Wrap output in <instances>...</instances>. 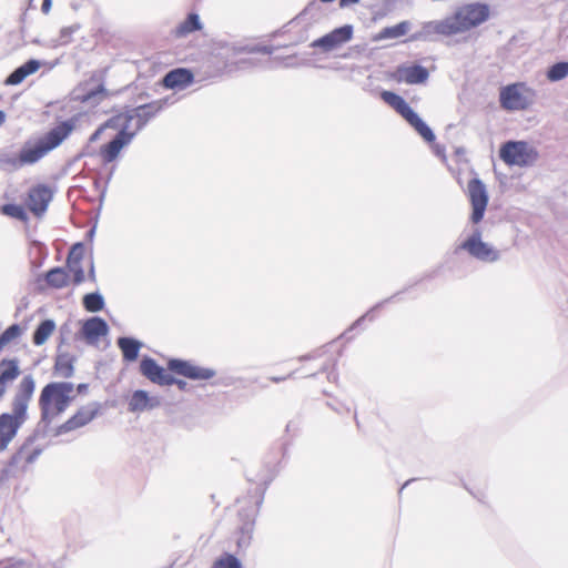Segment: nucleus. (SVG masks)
<instances>
[{
	"label": "nucleus",
	"mask_w": 568,
	"mask_h": 568,
	"mask_svg": "<svg viewBox=\"0 0 568 568\" xmlns=\"http://www.w3.org/2000/svg\"><path fill=\"white\" fill-rule=\"evenodd\" d=\"M490 17V8L486 3L471 2L458 7L452 14L440 20L423 23L419 31L410 36V41L430 40L434 36L455 37L464 34Z\"/></svg>",
	"instance_id": "1"
},
{
	"label": "nucleus",
	"mask_w": 568,
	"mask_h": 568,
	"mask_svg": "<svg viewBox=\"0 0 568 568\" xmlns=\"http://www.w3.org/2000/svg\"><path fill=\"white\" fill-rule=\"evenodd\" d=\"M69 122H62L52 129L37 145L26 146L20 152L0 150V170L13 172L27 164H33L49 151L57 148L72 131Z\"/></svg>",
	"instance_id": "2"
},
{
	"label": "nucleus",
	"mask_w": 568,
	"mask_h": 568,
	"mask_svg": "<svg viewBox=\"0 0 568 568\" xmlns=\"http://www.w3.org/2000/svg\"><path fill=\"white\" fill-rule=\"evenodd\" d=\"M34 379L24 376L12 400V412L0 415V452L4 450L27 420V409L34 392Z\"/></svg>",
	"instance_id": "3"
},
{
	"label": "nucleus",
	"mask_w": 568,
	"mask_h": 568,
	"mask_svg": "<svg viewBox=\"0 0 568 568\" xmlns=\"http://www.w3.org/2000/svg\"><path fill=\"white\" fill-rule=\"evenodd\" d=\"M74 385L69 382L48 384L41 392L39 405L42 419L51 422L63 413L74 399Z\"/></svg>",
	"instance_id": "4"
},
{
	"label": "nucleus",
	"mask_w": 568,
	"mask_h": 568,
	"mask_svg": "<svg viewBox=\"0 0 568 568\" xmlns=\"http://www.w3.org/2000/svg\"><path fill=\"white\" fill-rule=\"evenodd\" d=\"M538 156L537 149L526 141H507L499 150V158L507 165L519 168L534 165Z\"/></svg>",
	"instance_id": "5"
},
{
	"label": "nucleus",
	"mask_w": 568,
	"mask_h": 568,
	"mask_svg": "<svg viewBox=\"0 0 568 568\" xmlns=\"http://www.w3.org/2000/svg\"><path fill=\"white\" fill-rule=\"evenodd\" d=\"M535 92L523 82L508 84L500 89L499 102L507 111L526 110L534 100Z\"/></svg>",
	"instance_id": "6"
},
{
	"label": "nucleus",
	"mask_w": 568,
	"mask_h": 568,
	"mask_svg": "<svg viewBox=\"0 0 568 568\" xmlns=\"http://www.w3.org/2000/svg\"><path fill=\"white\" fill-rule=\"evenodd\" d=\"M161 109V104L158 102L150 103L146 105L138 106L124 114H120L115 118L110 119L106 122L108 126H112L113 129H118V125L123 123H129L131 125L130 132H134V134L140 131L145 123L155 115Z\"/></svg>",
	"instance_id": "7"
},
{
	"label": "nucleus",
	"mask_w": 568,
	"mask_h": 568,
	"mask_svg": "<svg viewBox=\"0 0 568 568\" xmlns=\"http://www.w3.org/2000/svg\"><path fill=\"white\" fill-rule=\"evenodd\" d=\"M467 195L471 205L470 221L477 224L483 220L488 204L486 185L477 178L470 180L467 185Z\"/></svg>",
	"instance_id": "8"
},
{
	"label": "nucleus",
	"mask_w": 568,
	"mask_h": 568,
	"mask_svg": "<svg viewBox=\"0 0 568 568\" xmlns=\"http://www.w3.org/2000/svg\"><path fill=\"white\" fill-rule=\"evenodd\" d=\"M459 248L465 250L473 257L484 262H495L499 258V252L481 240V233L478 229L460 244Z\"/></svg>",
	"instance_id": "9"
},
{
	"label": "nucleus",
	"mask_w": 568,
	"mask_h": 568,
	"mask_svg": "<svg viewBox=\"0 0 568 568\" xmlns=\"http://www.w3.org/2000/svg\"><path fill=\"white\" fill-rule=\"evenodd\" d=\"M354 29L351 24H345L343 27L336 28L327 34L314 40L311 43V47L316 49H321L323 52L327 53L334 50L339 49L345 43L349 42L353 38Z\"/></svg>",
	"instance_id": "10"
},
{
	"label": "nucleus",
	"mask_w": 568,
	"mask_h": 568,
	"mask_svg": "<svg viewBox=\"0 0 568 568\" xmlns=\"http://www.w3.org/2000/svg\"><path fill=\"white\" fill-rule=\"evenodd\" d=\"M118 128L120 129L118 135L101 149V156L106 163L115 160L121 150L128 145L134 136V132H130L131 125L129 123L120 124Z\"/></svg>",
	"instance_id": "11"
},
{
	"label": "nucleus",
	"mask_w": 568,
	"mask_h": 568,
	"mask_svg": "<svg viewBox=\"0 0 568 568\" xmlns=\"http://www.w3.org/2000/svg\"><path fill=\"white\" fill-rule=\"evenodd\" d=\"M52 200V191L49 186L39 184L28 193L27 206L37 216L42 215Z\"/></svg>",
	"instance_id": "12"
},
{
	"label": "nucleus",
	"mask_w": 568,
	"mask_h": 568,
	"mask_svg": "<svg viewBox=\"0 0 568 568\" xmlns=\"http://www.w3.org/2000/svg\"><path fill=\"white\" fill-rule=\"evenodd\" d=\"M169 367L176 374L191 379H210L215 375L213 369L200 367L181 359H171L169 362Z\"/></svg>",
	"instance_id": "13"
},
{
	"label": "nucleus",
	"mask_w": 568,
	"mask_h": 568,
	"mask_svg": "<svg viewBox=\"0 0 568 568\" xmlns=\"http://www.w3.org/2000/svg\"><path fill=\"white\" fill-rule=\"evenodd\" d=\"M429 73L426 68L422 65H402L396 69L393 78L397 82H405L407 84H419L427 81Z\"/></svg>",
	"instance_id": "14"
},
{
	"label": "nucleus",
	"mask_w": 568,
	"mask_h": 568,
	"mask_svg": "<svg viewBox=\"0 0 568 568\" xmlns=\"http://www.w3.org/2000/svg\"><path fill=\"white\" fill-rule=\"evenodd\" d=\"M141 373L151 382L159 385H172L175 378L156 364L152 358H143L140 364Z\"/></svg>",
	"instance_id": "15"
},
{
	"label": "nucleus",
	"mask_w": 568,
	"mask_h": 568,
	"mask_svg": "<svg viewBox=\"0 0 568 568\" xmlns=\"http://www.w3.org/2000/svg\"><path fill=\"white\" fill-rule=\"evenodd\" d=\"M108 333V324L100 317H92L85 321L82 326V334L85 341L91 345H97L99 339L106 336Z\"/></svg>",
	"instance_id": "16"
},
{
	"label": "nucleus",
	"mask_w": 568,
	"mask_h": 568,
	"mask_svg": "<svg viewBox=\"0 0 568 568\" xmlns=\"http://www.w3.org/2000/svg\"><path fill=\"white\" fill-rule=\"evenodd\" d=\"M82 257L83 245L78 243L72 246L67 258L68 274L70 273L73 276V283L77 285L84 281V271L81 265Z\"/></svg>",
	"instance_id": "17"
},
{
	"label": "nucleus",
	"mask_w": 568,
	"mask_h": 568,
	"mask_svg": "<svg viewBox=\"0 0 568 568\" xmlns=\"http://www.w3.org/2000/svg\"><path fill=\"white\" fill-rule=\"evenodd\" d=\"M99 405L91 403L87 406L81 407L78 413L64 423L62 428L65 432L73 430L89 424L98 414Z\"/></svg>",
	"instance_id": "18"
},
{
	"label": "nucleus",
	"mask_w": 568,
	"mask_h": 568,
	"mask_svg": "<svg viewBox=\"0 0 568 568\" xmlns=\"http://www.w3.org/2000/svg\"><path fill=\"white\" fill-rule=\"evenodd\" d=\"M161 405L159 397H150L145 390H135L129 400V410L141 413Z\"/></svg>",
	"instance_id": "19"
},
{
	"label": "nucleus",
	"mask_w": 568,
	"mask_h": 568,
	"mask_svg": "<svg viewBox=\"0 0 568 568\" xmlns=\"http://www.w3.org/2000/svg\"><path fill=\"white\" fill-rule=\"evenodd\" d=\"M193 74L186 69H175L170 71L163 79V84L169 89H183L191 84Z\"/></svg>",
	"instance_id": "20"
},
{
	"label": "nucleus",
	"mask_w": 568,
	"mask_h": 568,
	"mask_svg": "<svg viewBox=\"0 0 568 568\" xmlns=\"http://www.w3.org/2000/svg\"><path fill=\"white\" fill-rule=\"evenodd\" d=\"M41 67L40 61L29 60L21 67L17 68L4 81L8 85H17L21 83L28 75L36 73Z\"/></svg>",
	"instance_id": "21"
},
{
	"label": "nucleus",
	"mask_w": 568,
	"mask_h": 568,
	"mask_svg": "<svg viewBox=\"0 0 568 568\" xmlns=\"http://www.w3.org/2000/svg\"><path fill=\"white\" fill-rule=\"evenodd\" d=\"M385 103L396 110L404 119L413 111L406 101L398 94L390 91H383L381 94Z\"/></svg>",
	"instance_id": "22"
},
{
	"label": "nucleus",
	"mask_w": 568,
	"mask_h": 568,
	"mask_svg": "<svg viewBox=\"0 0 568 568\" xmlns=\"http://www.w3.org/2000/svg\"><path fill=\"white\" fill-rule=\"evenodd\" d=\"M412 24L409 21H402L395 26L386 27L375 37L376 41L385 39H397L408 33Z\"/></svg>",
	"instance_id": "23"
},
{
	"label": "nucleus",
	"mask_w": 568,
	"mask_h": 568,
	"mask_svg": "<svg viewBox=\"0 0 568 568\" xmlns=\"http://www.w3.org/2000/svg\"><path fill=\"white\" fill-rule=\"evenodd\" d=\"M118 346L122 351L123 358L128 362H133L138 358L139 351L142 346L141 342L130 338V337H120L118 339Z\"/></svg>",
	"instance_id": "24"
},
{
	"label": "nucleus",
	"mask_w": 568,
	"mask_h": 568,
	"mask_svg": "<svg viewBox=\"0 0 568 568\" xmlns=\"http://www.w3.org/2000/svg\"><path fill=\"white\" fill-rule=\"evenodd\" d=\"M427 142L435 140V134L432 129L419 118V115L413 110L405 119Z\"/></svg>",
	"instance_id": "25"
},
{
	"label": "nucleus",
	"mask_w": 568,
	"mask_h": 568,
	"mask_svg": "<svg viewBox=\"0 0 568 568\" xmlns=\"http://www.w3.org/2000/svg\"><path fill=\"white\" fill-rule=\"evenodd\" d=\"M45 281L54 288H62L69 283V274L62 267H54L45 274Z\"/></svg>",
	"instance_id": "26"
},
{
	"label": "nucleus",
	"mask_w": 568,
	"mask_h": 568,
	"mask_svg": "<svg viewBox=\"0 0 568 568\" xmlns=\"http://www.w3.org/2000/svg\"><path fill=\"white\" fill-rule=\"evenodd\" d=\"M203 28L199 14L190 13L187 18L180 23L175 30L178 37H184L193 31L201 30Z\"/></svg>",
	"instance_id": "27"
},
{
	"label": "nucleus",
	"mask_w": 568,
	"mask_h": 568,
	"mask_svg": "<svg viewBox=\"0 0 568 568\" xmlns=\"http://www.w3.org/2000/svg\"><path fill=\"white\" fill-rule=\"evenodd\" d=\"M55 329V323L52 320L43 321L33 334V343L36 345L44 344Z\"/></svg>",
	"instance_id": "28"
},
{
	"label": "nucleus",
	"mask_w": 568,
	"mask_h": 568,
	"mask_svg": "<svg viewBox=\"0 0 568 568\" xmlns=\"http://www.w3.org/2000/svg\"><path fill=\"white\" fill-rule=\"evenodd\" d=\"M547 79L550 82H558L568 77V62H558L547 70Z\"/></svg>",
	"instance_id": "29"
},
{
	"label": "nucleus",
	"mask_w": 568,
	"mask_h": 568,
	"mask_svg": "<svg viewBox=\"0 0 568 568\" xmlns=\"http://www.w3.org/2000/svg\"><path fill=\"white\" fill-rule=\"evenodd\" d=\"M83 305L89 312H99L103 308L104 301L99 293H90L83 297Z\"/></svg>",
	"instance_id": "30"
},
{
	"label": "nucleus",
	"mask_w": 568,
	"mask_h": 568,
	"mask_svg": "<svg viewBox=\"0 0 568 568\" xmlns=\"http://www.w3.org/2000/svg\"><path fill=\"white\" fill-rule=\"evenodd\" d=\"M54 368L61 377H70L73 373V366L68 355L58 356Z\"/></svg>",
	"instance_id": "31"
},
{
	"label": "nucleus",
	"mask_w": 568,
	"mask_h": 568,
	"mask_svg": "<svg viewBox=\"0 0 568 568\" xmlns=\"http://www.w3.org/2000/svg\"><path fill=\"white\" fill-rule=\"evenodd\" d=\"M22 333L21 327L18 324H13L9 326L0 336V349H2L7 344L18 338Z\"/></svg>",
	"instance_id": "32"
},
{
	"label": "nucleus",
	"mask_w": 568,
	"mask_h": 568,
	"mask_svg": "<svg viewBox=\"0 0 568 568\" xmlns=\"http://www.w3.org/2000/svg\"><path fill=\"white\" fill-rule=\"evenodd\" d=\"M105 97V89L103 85H98L97 89L89 91L84 94H79L78 99L82 102H93L99 103Z\"/></svg>",
	"instance_id": "33"
},
{
	"label": "nucleus",
	"mask_w": 568,
	"mask_h": 568,
	"mask_svg": "<svg viewBox=\"0 0 568 568\" xmlns=\"http://www.w3.org/2000/svg\"><path fill=\"white\" fill-rule=\"evenodd\" d=\"M213 568H243L241 561L233 555L225 554L220 557Z\"/></svg>",
	"instance_id": "34"
},
{
	"label": "nucleus",
	"mask_w": 568,
	"mask_h": 568,
	"mask_svg": "<svg viewBox=\"0 0 568 568\" xmlns=\"http://www.w3.org/2000/svg\"><path fill=\"white\" fill-rule=\"evenodd\" d=\"M3 214L18 219L20 221L27 220V213L23 209V206L18 204H6L2 206Z\"/></svg>",
	"instance_id": "35"
},
{
	"label": "nucleus",
	"mask_w": 568,
	"mask_h": 568,
	"mask_svg": "<svg viewBox=\"0 0 568 568\" xmlns=\"http://www.w3.org/2000/svg\"><path fill=\"white\" fill-rule=\"evenodd\" d=\"M39 450H34L33 453L27 455V447H22L21 450L17 454V459H24L27 463H32L37 456L39 455Z\"/></svg>",
	"instance_id": "36"
},
{
	"label": "nucleus",
	"mask_w": 568,
	"mask_h": 568,
	"mask_svg": "<svg viewBox=\"0 0 568 568\" xmlns=\"http://www.w3.org/2000/svg\"><path fill=\"white\" fill-rule=\"evenodd\" d=\"M247 52H262L265 54H271L273 52V48L271 47H255L247 49Z\"/></svg>",
	"instance_id": "37"
},
{
	"label": "nucleus",
	"mask_w": 568,
	"mask_h": 568,
	"mask_svg": "<svg viewBox=\"0 0 568 568\" xmlns=\"http://www.w3.org/2000/svg\"><path fill=\"white\" fill-rule=\"evenodd\" d=\"M105 128H109V126L106 125V123H105L104 125L100 126V128H99V129H98V130H97V131L91 135L90 141H91V142H94V141L99 140V138H100V135H101L102 131H103Z\"/></svg>",
	"instance_id": "38"
},
{
	"label": "nucleus",
	"mask_w": 568,
	"mask_h": 568,
	"mask_svg": "<svg viewBox=\"0 0 568 568\" xmlns=\"http://www.w3.org/2000/svg\"><path fill=\"white\" fill-rule=\"evenodd\" d=\"M51 4H52L51 0H43L42 6H41L42 12L48 13L51 9Z\"/></svg>",
	"instance_id": "39"
},
{
	"label": "nucleus",
	"mask_w": 568,
	"mask_h": 568,
	"mask_svg": "<svg viewBox=\"0 0 568 568\" xmlns=\"http://www.w3.org/2000/svg\"><path fill=\"white\" fill-rule=\"evenodd\" d=\"M358 2H359V0H341L339 1V6L342 8H345V7H348L351 4H355V3H358Z\"/></svg>",
	"instance_id": "40"
},
{
	"label": "nucleus",
	"mask_w": 568,
	"mask_h": 568,
	"mask_svg": "<svg viewBox=\"0 0 568 568\" xmlns=\"http://www.w3.org/2000/svg\"><path fill=\"white\" fill-rule=\"evenodd\" d=\"M173 384H176L180 389H184L186 386V383L181 379H175V382Z\"/></svg>",
	"instance_id": "41"
},
{
	"label": "nucleus",
	"mask_w": 568,
	"mask_h": 568,
	"mask_svg": "<svg viewBox=\"0 0 568 568\" xmlns=\"http://www.w3.org/2000/svg\"><path fill=\"white\" fill-rule=\"evenodd\" d=\"M87 387H88V386H87L85 384H80V385L78 386V392H79V393H83V392L87 389Z\"/></svg>",
	"instance_id": "42"
},
{
	"label": "nucleus",
	"mask_w": 568,
	"mask_h": 568,
	"mask_svg": "<svg viewBox=\"0 0 568 568\" xmlns=\"http://www.w3.org/2000/svg\"><path fill=\"white\" fill-rule=\"evenodd\" d=\"M6 120V114L3 111H0V125L4 122Z\"/></svg>",
	"instance_id": "43"
},
{
	"label": "nucleus",
	"mask_w": 568,
	"mask_h": 568,
	"mask_svg": "<svg viewBox=\"0 0 568 568\" xmlns=\"http://www.w3.org/2000/svg\"><path fill=\"white\" fill-rule=\"evenodd\" d=\"M71 32H72V29L70 28V29H63L61 33H62V36H65V34H70Z\"/></svg>",
	"instance_id": "44"
},
{
	"label": "nucleus",
	"mask_w": 568,
	"mask_h": 568,
	"mask_svg": "<svg viewBox=\"0 0 568 568\" xmlns=\"http://www.w3.org/2000/svg\"><path fill=\"white\" fill-rule=\"evenodd\" d=\"M90 276H91L92 278L94 277V268H93V264H91Z\"/></svg>",
	"instance_id": "45"
},
{
	"label": "nucleus",
	"mask_w": 568,
	"mask_h": 568,
	"mask_svg": "<svg viewBox=\"0 0 568 568\" xmlns=\"http://www.w3.org/2000/svg\"><path fill=\"white\" fill-rule=\"evenodd\" d=\"M456 152H457V154H464V153H465V150H464V149H462V148H459V149H457V151H456Z\"/></svg>",
	"instance_id": "46"
},
{
	"label": "nucleus",
	"mask_w": 568,
	"mask_h": 568,
	"mask_svg": "<svg viewBox=\"0 0 568 568\" xmlns=\"http://www.w3.org/2000/svg\"><path fill=\"white\" fill-rule=\"evenodd\" d=\"M2 566H3V562H0V568H3Z\"/></svg>",
	"instance_id": "47"
},
{
	"label": "nucleus",
	"mask_w": 568,
	"mask_h": 568,
	"mask_svg": "<svg viewBox=\"0 0 568 568\" xmlns=\"http://www.w3.org/2000/svg\"><path fill=\"white\" fill-rule=\"evenodd\" d=\"M2 566H3V562H0V568H3Z\"/></svg>",
	"instance_id": "48"
},
{
	"label": "nucleus",
	"mask_w": 568,
	"mask_h": 568,
	"mask_svg": "<svg viewBox=\"0 0 568 568\" xmlns=\"http://www.w3.org/2000/svg\"><path fill=\"white\" fill-rule=\"evenodd\" d=\"M2 566H3V562H0V568H3Z\"/></svg>",
	"instance_id": "49"
}]
</instances>
